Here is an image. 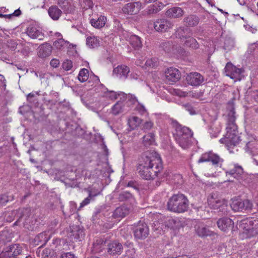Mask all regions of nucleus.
I'll use <instances>...</instances> for the list:
<instances>
[{
	"label": "nucleus",
	"mask_w": 258,
	"mask_h": 258,
	"mask_svg": "<svg viewBox=\"0 0 258 258\" xmlns=\"http://www.w3.org/2000/svg\"><path fill=\"white\" fill-rule=\"evenodd\" d=\"M163 169L159 155L156 152H147L139 159L137 170L143 179L150 180L158 176Z\"/></svg>",
	"instance_id": "1"
},
{
	"label": "nucleus",
	"mask_w": 258,
	"mask_h": 258,
	"mask_svg": "<svg viewBox=\"0 0 258 258\" xmlns=\"http://www.w3.org/2000/svg\"><path fill=\"white\" fill-rule=\"evenodd\" d=\"M235 112L233 107L231 108L227 115V132L224 138L220 140V142L224 144L228 149L236 146L240 141V138L237 135V126L235 122L236 117Z\"/></svg>",
	"instance_id": "2"
},
{
	"label": "nucleus",
	"mask_w": 258,
	"mask_h": 258,
	"mask_svg": "<svg viewBox=\"0 0 258 258\" xmlns=\"http://www.w3.org/2000/svg\"><path fill=\"white\" fill-rule=\"evenodd\" d=\"M175 132L174 137L176 143L183 149L190 148L192 144L193 133L189 128L175 122Z\"/></svg>",
	"instance_id": "3"
},
{
	"label": "nucleus",
	"mask_w": 258,
	"mask_h": 258,
	"mask_svg": "<svg viewBox=\"0 0 258 258\" xmlns=\"http://www.w3.org/2000/svg\"><path fill=\"white\" fill-rule=\"evenodd\" d=\"M189 201L187 197L182 194L173 195L167 203L168 209L173 212L182 213L188 210Z\"/></svg>",
	"instance_id": "4"
},
{
	"label": "nucleus",
	"mask_w": 258,
	"mask_h": 258,
	"mask_svg": "<svg viewBox=\"0 0 258 258\" xmlns=\"http://www.w3.org/2000/svg\"><path fill=\"white\" fill-rule=\"evenodd\" d=\"M20 216L14 223V225H20L22 223L23 226L30 230L34 228L33 222L30 217V209L29 208L22 209L19 211Z\"/></svg>",
	"instance_id": "5"
},
{
	"label": "nucleus",
	"mask_w": 258,
	"mask_h": 258,
	"mask_svg": "<svg viewBox=\"0 0 258 258\" xmlns=\"http://www.w3.org/2000/svg\"><path fill=\"white\" fill-rule=\"evenodd\" d=\"M208 204L212 209H219L218 211L220 215H225L227 214V206L225 201L221 198L214 197L212 196L208 199Z\"/></svg>",
	"instance_id": "6"
},
{
	"label": "nucleus",
	"mask_w": 258,
	"mask_h": 258,
	"mask_svg": "<svg viewBox=\"0 0 258 258\" xmlns=\"http://www.w3.org/2000/svg\"><path fill=\"white\" fill-rule=\"evenodd\" d=\"M22 251V246L19 244H13L8 247L0 254V258H15L20 254Z\"/></svg>",
	"instance_id": "7"
},
{
	"label": "nucleus",
	"mask_w": 258,
	"mask_h": 258,
	"mask_svg": "<svg viewBox=\"0 0 258 258\" xmlns=\"http://www.w3.org/2000/svg\"><path fill=\"white\" fill-rule=\"evenodd\" d=\"M208 161L217 166H221L223 160L217 154L209 152L203 154L198 160L199 163Z\"/></svg>",
	"instance_id": "8"
},
{
	"label": "nucleus",
	"mask_w": 258,
	"mask_h": 258,
	"mask_svg": "<svg viewBox=\"0 0 258 258\" xmlns=\"http://www.w3.org/2000/svg\"><path fill=\"white\" fill-rule=\"evenodd\" d=\"M85 236L84 229L79 226L70 227V231L68 237L72 242L81 241Z\"/></svg>",
	"instance_id": "9"
},
{
	"label": "nucleus",
	"mask_w": 258,
	"mask_h": 258,
	"mask_svg": "<svg viewBox=\"0 0 258 258\" xmlns=\"http://www.w3.org/2000/svg\"><path fill=\"white\" fill-rule=\"evenodd\" d=\"M252 204L249 200L241 201L234 200L231 204V208L235 212H240L243 210H251Z\"/></svg>",
	"instance_id": "10"
},
{
	"label": "nucleus",
	"mask_w": 258,
	"mask_h": 258,
	"mask_svg": "<svg viewBox=\"0 0 258 258\" xmlns=\"http://www.w3.org/2000/svg\"><path fill=\"white\" fill-rule=\"evenodd\" d=\"M180 78L179 71L174 68H170L165 72V81L168 84H172L178 81Z\"/></svg>",
	"instance_id": "11"
},
{
	"label": "nucleus",
	"mask_w": 258,
	"mask_h": 258,
	"mask_svg": "<svg viewBox=\"0 0 258 258\" xmlns=\"http://www.w3.org/2000/svg\"><path fill=\"white\" fill-rule=\"evenodd\" d=\"M173 26V23L170 21L165 19H158L154 24L155 29L159 32L168 31L169 29L172 28Z\"/></svg>",
	"instance_id": "12"
},
{
	"label": "nucleus",
	"mask_w": 258,
	"mask_h": 258,
	"mask_svg": "<svg viewBox=\"0 0 258 258\" xmlns=\"http://www.w3.org/2000/svg\"><path fill=\"white\" fill-rule=\"evenodd\" d=\"M186 80L187 84L191 86H199L204 82V78L198 72H192L187 75Z\"/></svg>",
	"instance_id": "13"
},
{
	"label": "nucleus",
	"mask_w": 258,
	"mask_h": 258,
	"mask_svg": "<svg viewBox=\"0 0 258 258\" xmlns=\"http://www.w3.org/2000/svg\"><path fill=\"white\" fill-rule=\"evenodd\" d=\"M225 71L227 76L232 79L240 80V75L242 73V70L240 69L237 68L231 63L228 62L225 67Z\"/></svg>",
	"instance_id": "14"
},
{
	"label": "nucleus",
	"mask_w": 258,
	"mask_h": 258,
	"mask_svg": "<svg viewBox=\"0 0 258 258\" xmlns=\"http://www.w3.org/2000/svg\"><path fill=\"white\" fill-rule=\"evenodd\" d=\"M149 234V228L145 223L140 222L134 230V235L136 238L143 239Z\"/></svg>",
	"instance_id": "15"
},
{
	"label": "nucleus",
	"mask_w": 258,
	"mask_h": 258,
	"mask_svg": "<svg viewBox=\"0 0 258 258\" xmlns=\"http://www.w3.org/2000/svg\"><path fill=\"white\" fill-rule=\"evenodd\" d=\"M142 6V4L140 2L127 3L123 7L122 11L128 15L137 14L140 11Z\"/></svg>",
	"instance_id": "16"
},
{
	"label": "nucleus",
	"mask_w": 258,
	"mask_h": 258,
	"mask_svg": "<svg viewBox=\"0 0 258 258\" xmlns=\"http://www.w3.org/2000/svg\"><path fill=\"white\" fill-rule=\"evenodd\" d=\"M258 227V219L253 218H245L239 221L238 224L239 228L243 231H246L251 226Z\"/></svg>",
	"instance_id": "17"
},
{
	"label": "nucleus",
	"mask_w": 258,
	"mask_h": 258,
	"mask_svg": "<svg viewBox=\"0 0 258 258\" xmlns=\"http://www.w3.org/2000/svg\"><path fill=\"white\" fill-rule=\"evenodd\" d=\"M26 33L32 39H38L42 40L44 38V34L41 30L33 25H30L27 28Z\"/></svg>",
	"instance_id": "18"
},
{
	"label": "nucleus",
	"mask_w": 258,
	"mask_h": 258,
	"mask_svg": "<svg viewBox=\"0 0 258 258\" xmlns=\"http://www.w3.org/2000/svg\"><path fill=\"white\" fill-rule=\"evenodd\" d=\"M217 223L218 228L224 232L231 230L234 225L233 221L229 218L220 219L217 221Z\"/></svg>",
	"instance_id": "19"
},
{
	"label": "nucleus",
	"mask_w": 258,
	"mask_h": 258,
	"mask_svg": "<svg viewBox=\"0 0 258 258\" xmlns=\"http://www.w3.org/2000/svg\"><path fill=\"white\" fill-rule=\"evenodd\" d=\"M176 37L183 42L186 38L192 36V32L191 29L184 27H180L177 29L175 32Z\"/></svg>",
	"instance_id": "20"
},
{
	"label": "nucleus",
	"mask_w": 258,
	"mask_h": 258,
	"mask_svg": "<svg viewBox=\"0 0 258 258\" xmlns=\"http://www.w3.org/2000/svg\"><path fill=\"white\" fill-rule=\"evenodd\" d=\"M51 233L49 231H45L39 234L34 238L36 244L42 246L46 244L50 238Z\"/></svg>",
	"instance_id": "21"
},
{
	"label": "nucleus",
	"mask_w": 258,
	"mask_h": 258,
	"mask_svg": "<svg viewBox=\"0 0 258 258\" xmlns=\"http://www.w3.org/2000/svg\"><path fill=\"white\" fill-rule=\"evenodd\" d=\"M164 6L165 5L162 2H158L155 4L151 5L148 6L146 9L145 12L148 15L156 14L162 10Z\"/></svg>",
	"instance_id": "22"
},
{
	"label": "nucleus",
	"mask_w": 258,
	"mask_h": 258,
	"mask_svg": "<svg viewBox=\"0 0 258 258\" xmlns=\"http://www.w3.org/2000/svg\"><path fill=\"white\" fill-rule=\"evenodd\" d=\"M243 173V170L241 166L234 165V167L229 171H226L227 175H230L234 178L240 180Z\"/></svg>",
	"instance_id": "23"
},
{
	"label": "nucleus",
	"mask_w": 258,
	"mask_h": 258,
	"mask_svg": "<svg viewBox=\"0 0 258 258\" xmlns=\"http://www.w3.org/2000/svg\"><path fill=\"white\" fill-rule=\"evenodd\" d=\"M129 72V68L123 65L118 66L113 70V74L120 79L126 78Z\"/></svg>",
	"instance_id": "24"
},
{
	"label": "nucleus",
	"mask_w": 258,
	"mask_h": 258,
	"mask_svg": "<svg viewBox=\"0 0 258 258\" xmlns=\"http://www.w3.org/2000/svg\"><path fill=\"white\" fill-rule=\"evenodd\" d=\"M183 11L179 7H173L166 12L167 17L171 18H177L181 17L183 15Z\"/></svg>",
	"instance_id": "25"
},
{
	"label": "nucleus",
	"mask_w": 258,
	"mask_h": 258,
	"mask_svg": "<svg viewBox=\"0 0 258 258\" xmlns=\"http://www.w3.org/2000/svg\"><path fill=\"white\" fill-rule=\"evenodd\" d=\"M122 249L121 244L117 241H113L108 245V252L110 254H120Z\"/></svg>",
	"instance_id": "26"
},
{
	"label": "nucleus",
	"mask_w": 258,
	"mask_h": 258,
	"mask_svg": "<svg viewBox=\"0 0 258 258\" xmlns=\"http://www.w3.org/2000/svg\"><path fill=\"white\" fill-rule=\"evenodd\" d=\"M90 22L93 27L100 29L104 27L105 25L106 22V18L104 16H100L97 19H91Z\"/></svg>",
	"instance_id": "27"
},
{
	"label": "nucleus",
	"mask_w": 258,
	"mask_h": 258,
	"mask_svg": "<svg viewBox=\"0 0 258 258\" xmlns=\"http://www.w3.org/2000/svg\"><path fill=\"white\" fill-rule=\"evenodd\" d=\"M58 5L66 13H72L74 10V6L69 0H59Z\"/></svg>",
	"instance_id": "28"
},
{
	"label": "nucleus",
	"mask_w": 258,
	"mask_h": 258,
	"mask_svg": "<svg viewBox=\"0 0 258 258\" xmlns=\"http://www.w3.org/2000/svg\"><path fill=\"white\" fill-rule=\"evenodd\" d=\"M130 44L135 48L139 49L142 46L141 38L136 35H131L128 37V40Z\"/></svg>",
	"instance_id": "29"
},
{
	"label": "nucleus",
	"mask_w": 258,
	"mask_h": 258,
	"mask_svg": "<svg viewBox=\"0 0 258 258\" xmlns=\"http://www.w3.org/2000/svg\"><path fill=\"white\" fill-rule=\"evenodd\" d=\"M52 51V46L49 44H45L39 47V56L45 57L50 55Z\"/></svg>",
	"instance_id": "30"
},
{
	"label": "nucleus",
	"mask_w": 258,
	"mask_h": 258,
	"mask_svg": "<svg viewBox=\"0 0 258 258\" xmlns=\"http://www.w3.org/2000/svg\"><path fill=\"white\" fill-rule=\"evenodd\" d=\"M129 213V209L125 206H122L117 208L114 211L113 216L115 218H123Z\"/></svg>",
	"instance_id": "31"
},
{
	"label": "nucleus",
	"mask_w": 258,
	"mask_h": 258,
	"mask_svg": "<svg viewBox=\"0 0 258 258\" xmlns=\"http://www.w3.org/2000/svg\"><path fill=\"white\" fill-rule=\"evenodd\" d=\"M242 235L243 237L245 238H250L256 236L258 235V226H251V227L246 230V231H242Z\"/></svg>",
	"instance_id": "32"
},
{
	"label": "nucleus",
	"mask_w": 258,
	"mask_h": 258,
	"mask_svg": "<svg viewBox=\"0 0 258 258\" xmlns=\"http://www.w3.org/2000/svg\"><path fill=\"white\" fill-rule=\"evenodd\" d=\"M196 233L200 237H205L212 235V232L208 228L203 224L199 225L196 228Z\"/></svg>",
	"instance_id": "33"
},
{
	"label": "nucleus",
	"mask_w": 258,
	"mask_h": 258,
	"mask_svg": "<svg viewBox=\"0 0 258 258\" xmlns=\"http://www.w3.org/2000/svg\"><path fill=\"white\" fill-rule=\"evenodd\" d=\"M106 91L105 92V95L106 97L109 98L111 100H115L120 97V99H124L125 98V94L122 92H116L113 91H109L107 89H106Z\"/></svg>",
	"instance_id": "34"
},
{
	"label": "nucleus",
	"mask_w": 258,
	"mask_h": 258,
	"mask_svg": "<svg viewBox=\"0 0 258 258\" xmlns=\"http://www.w3.org/2000/svg\"><path fill=\"white\" fill-rule=\"evenodd\" d=\"M49 16L54 20H57L61 15V11L56 6L50 7L48 9Z\"/></svg>",
	"instance_id": "35"
},
{
	"label": "nucleus",
	"mask_w": 258,
	"mask_h": 258,
	"mask_svg": "<svg viewBox=\"0 0 258 258\" xmlns=\"http://www.w3.org/2000/svg\"><path fill=\"white\" fill-rule=\"evenodd\" d=\"M184 22L188 26L193 27L198 24L199 22V18L196 15H190L184 18Z\"/></svg>",
	"instance_id": "36"
},
{
	"label": "nucleus",
	"mask_w": 258,
	"mask_h": 258,
	"mask_svg": "<svg viewBox=\"0 0 258 258\" xmlns=\"http://www.w3.org/2000/svg\"><path fill=\"white\" fill-rule=\"evenodd\" d=\"M22 210V209H19L18 210H14L11 212H8L4 214V219L8 222H11L13 220H14L15 216L19 218L20 216L19 211Z\"/></svg>",
	"instance_id": "37"
},
{
	"label": "nucleus",
	"mask_w": 258,
	"mask_h": 258,
	"mask_svg": "<svg viewBox=\"0 0 258 258\" xmlns=\"http://www.w3.org/2000/svg\"><path fill=\"white\" fill-rule=\"evenodd\" d=\"M183 42L185 46L190 47L193 49H196L199 47L198 42L192 36L186 38Z\"/></svg>",
	"instance_id": "38"
},
{
	"label": "nucleus",
	"mask_w": 258,
	"mask_h": 258,
	"mask_svg": "<svg viewBox=\"0 0 258 258\" xmlns=\"http://www.w3.org/2000/svg\"><path fill=\"white\" fill-rule=\"evenodd\" d=\"M69 42L62 38H58L53 42V47L58 50H63L68 45Z\"/></svg>",
	"instance_id": "39"
},
{
	"label": "nucleus",
	"mask_w": 258,
	"mask_h": 258,
	"mask_svg": "<svg viewBox=\"0 0 258 258\" xmlns=\"http://www.w3.org/2000/svg\"><path fill=\"white\" fill-rule=\"evenodd\" d=\"M86 44L90 48L97 47L99 45V40L95 36H89L86 38Z\"/></svg>",
	"instance_id": "40"
},
{
	"label": "nucleus",
	"mask_w": 258,
	"mask_h": 258,
	"mask_svg": "<svg viewBox=\"0 0 258 258\" xmlns=\"http://www.w3.org/2000/svg\"><path fill=\"white\" fill-rule=\"evenodd\" d=\"M155 142L154 135L153 133H149L145 135L143 138V143L145 146L153 145Z\"/></svg>",
	"instance_id": "41"
},
{
	"label": "nucleus",
	"mask_w": 258,
	"mask_h": 258,
	"mask_svg": "<svg viewBox=\"0 0 258 258\" xmlns=\"http://www.w3.org/2000/svg\"><path fill=\"white\" fill-rule=\"evenodd\" d=\"M141 123V119L137 116H133L128 119V124L132 130H134Z\"/></svg>",
	"instance_id": "42"
},
{
	"label": "nucleus",
	"mask_w": 258,
	"mask_h": 258,
	"mask_svg": "<svg viewBox=\"0 0 258 258\" xmlns=\"http://www.w3.org/2000/svg\"><path fill=\"white\" fill-rule=\"evenodd\" d=\"M89 77V72L87 69H82L79 72L78 76L79 80L81 82L86 81Z\"/></svg>",
	"instance_id": "43"
},
{
	"label": "nucleus",
	"mask_w": 258,
	"mask_h": 258,
	"mask_svg": "<svg viewBox=\"0 0 258 258\" xmlns=\"http://www.w3.org/2000/svg\"><path fill=\"white\" fill-rule=\"evenodd\" d=\"M123 110L122 102L119 101L116 102L112 108V112L114 115H117L121 113Z\"/></svg>",
	"instance_id": "44"
},
{
	"label": "nucleus",
	"mask_w": 258,
	"mask_h": 258,
	"mask_svg": "<svg viewBox=\"0 0 258 258\" xmlns=\"http://www.w3.org/2000/svg\"><path fill=\"white\" fill-rule=\"evenodd\" d=\"M98 195V193L93 194L92 191H89V196L85 198L80 204V208L89 204L91 201V199Z\"/></svg>",
	"instance_id": "45"
},
{
	"label": "nucleus",
	"mask_w": 258,
	"mask_h": 258,
	"mask_svg": "<svg viewBox=\"0 0 258 258\" xmlns=\"http://www.w3.org/2000/svg\"><path fill=\"white\" fill-rule=\"evenodd\" d=\"M21 14V12L19 9H17L14 11V13L12 14H4L1 18H3L5 19H12L14 17H18Z\"/></svg>",
	"instance_id": "46"
},
{
	"label": "nucleus",
	"mask_w": 258,
	"mask_h": 258,
	"mask_svg": "<svg viewBox=\"0 0 258 258\" xmlns=\"http://www.w3.org/2000/svg\"><path fill=\"white\" fill-rule=\"evenodd\" d=\"M132 198V195L128 191H124L121 192L118 197V199L120 201H124Z\"/></svg>",
	"instance_id": "47"
},
{
	"label": "nucleus",
	"mask_w": 258,
	"mask_h": 258,
	"mask_svg": "<svg viewBox=\"0 0 258 258\" xmlns=\"http://www.w3.org/2000/svg\"><path fill=\"white\" fill-rule=\"evenodd\" d=\"M103 241L100 239L99 241L98 240H96V242L93 244V250L95 252H100L101 251V248L103 247Z\"/></svg>",
	"instance_id": "48"
},
{
	"label": "nucleus",
	"mask_w": 258,
	"mask_h": 258,
	"mask_svg": "<svg viewBox=\"0 0 258 258\" xmlns=\"http://www.w3.org/2000/svg\"><path fill=\"white\" fill-rule=\"evenodd\" d=\"M182 106L186 110L188 111L191 115L195 114L196 113V108L191 104L186 103L183 104Z\"/></svg>",
	"instance_id": "49"
},
{
	"label": "nucleus",
	"mask_w": 258,
	"mask_h": 258,
	"mask_svg": "<svg viewBox=\"0 0 258 258\" xmlns=\"http://www.w3.org/2000/svg\"><path fill=\"white\" fill-rule=\"evenodd\" d=\"M135 255V250L133 248H129L125 250V253L123 255L122 258H134Z\"/></svg>",
	"instance_id": "50"
},
{
	"label": "nucleus",
	"mask_w": 258,
	"mask_h": 258,
	"mask_svg": "<svg viewBox=\"0 0 258 258\" xmlns=\"http://www.w3.org/2000/svg\"><path fill=\"white\" fill-rule=\"evenodd\" d=\"M13 199L12 197H9L7 195H2L0 196V205L3 206L10 201Z\"/></svg>",
	"instance_id": "51"
},
{
	"label": "nucleus",
	"mask_w": 258,
	"mask_h": 258,
	"mask_svg": "<svg viewBox=\"0 0 258 258\" xmlns=\"http://www.w3.org/2000/svg\"><path fill=\"white\" fill-rule=\"evenodd\" d=\"M63 69L66 71H70L73 67L72 61L70 60H66L62 64Z\"/></svg>",
	"instance_id": "52"
},
{
	"label": "nucleus",
	"mask_w": 258,
	"mask_h": 258,
	"mask_svg": "<svg viewBox=\"0 0 258 258\" xmlns=\"http://www.w3.org/2000/svg\"><path fill=\"white\" fill-rule=\"evenodd\" d=\"M53 251L50 249L45 248L42 253V258H52Z\"/></svg>",
	"instance_id": "53"
},
{
	"label": "nucleus",
	"mask_w": 258,
	"mask_h": 258,
	"mask_svg": "<svg viewBox=\"0 0 258 258\" xmlns=\"http://www.w3.org/2000/svg\"><path fill=\"white\" fill-rule=\"evenodd\" d=\"M153 122L151 121H146L143 124V128L142 129L145 131H148L152 129V128L153 126Z\"/></svg>",
	"instance_id": "54"
},
{
	"label": "nucleus",
	"mask_w": 258,
	"mask_h": 258,
	"mask_svg": "<svg viewBox=\"0 0 258 258\" xmlns=\"http://www.w3.org/2000/svg\"><path fill=\"white\" fill-rule=\"evenodd\" d=\"M173 92L176 95L179 97H185L187 95V93L186 92L182 91L179 89H173Z\"/></svg>",
	"instance_id": "55"
},
{
	"label": "nucleus",
	"mask_w": 258,
	"mask_h": 258,
	"mask_svg": "<svg viewBox=\"0 0 258 258\" xmlns=\"http://www.w3.org/2000/svg\"><path fill=\"white\" fill-rule=\"evenodd\" d=\"M156 62L155 58H151L146 60L145 64L147 67H155L156 66Z\"/></svg>",
	"instance_id": "56"
},
{
	"label": "nucleus",
	"mask_w": 258,
	"mask_h": 258,
	"mask_svg": "<svg viewBox=\"0 0 258 258\" xmlns=\"http://www.w3.org/2000/svg\"><path fill=\"white\" fill-rule=\"evenodd\" d=\"M59 258H77V257L74 254L69 252L61 253Z\"/></svg>",
	"instance_id": "57"
},
{
	"label": "nucleus",
	"mask_w": 258,
	"mask_h": 258,
	"mask_svg": "<svg viewBox=\"0 0 258 258\" xmlns=\"http://www.w3.org/2000/svg\"><path fill=\"white\" fill-rule=\"evenodd\" d=\"M136 109L141 114H144L146 111L145 106L140 103H138Z\"/></svg>",
	"instance_id": "58"
},
{
	"label": "nucleus",
	"mask_w": 258,
	"mask_h": 258,
	"mask_svg": "<svg viewBox=\"0 0 258 258\" xmlns=\"http://www.w3.org/2000/svg\"><path fill=\"white\" fill-rule=\"evenodd\" d=\"M50 65L53 68H56L59 64V61L57 59H52L50 62Z\"/></svg>",
	"instance_id": "59"
},
{
	"label": "nucleus",
	"mask_w": 258,
	"mask_h": 258,
	"mask_svg": "<svg viewBox=\"0 0 258 258\" xmlns=\"http://www.w3.org/2000/svg\"><path fill=\"white\" fill-rule=\"evenodd\" d=\"M128 97H130L128 99L129 101L132 102L133 104H135L136 102L139 103L137 97L135 95H129Z\"/></svg>",
	"instance_id": "60"
},
{
	"label": "nucleus",
	"mask_w": 258,
	"mask_h": 258,
	"mask_svg": "<svg viewBox=\"0 0 258 258\" xmlns=\"http://www.w3.org/2000/svg\"><path fill=\"white\" fill-rule=\"evenodd\" d=\"M8 9H7L5 7H1L0 8V18L6 13H7L8 12Z\"/></svg>",
	"instance_id": "61"
},
{
	"label": "nucleus",
	"mask_w": 258,
	"mask_h": 258,
	"mask_svg": "<svg viewBox=\"0 0 258 258\" xmlns=\"http://www.w3.org/2000/svg\"><path fill=\"white\" fill-rule=\"evenodd\" d=\"M169 45H170L169 42H165V43H164L162 44V47L165 49V51L169 52V49H166L165 47H167V46H169Z\"/></svg>",
	"instance_id": "62"
},
{
	"label": "nucleus",
	"mask_w": 258,
	"mask_h": 258,
	"mask_svg": "<svg viewBox=\"0 0 258 258\" xmlns=\"http://www.w3.org/2000/svg\"><path fill=\"white\" fill-rule=\"evenodd\" d=\"M84 2L87 4V7L91 8L92 5V3L91 0H83Z\"/></svg>",
	"instance_id": "63"
},
{
	"label": "nucleus",
	"mask_w": 258,
	"mask_h": 258,
	"mask_svg": "<svg viewBox=\"0 0 258 258\" xmlns=\"http://www.w3.org/2000/svg\"><path fill=\"white\" fill-rule=\"evenodd\" d=\"M36 94H38V93L32 92V93L28 94V95H27V99L30 100V99L31 98L34 97Z\"/></svg>",
	"instance_id": "64"
}]
</instances>
